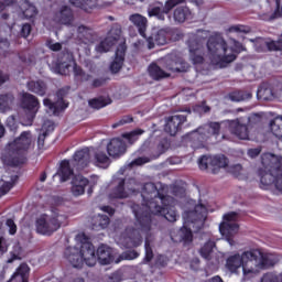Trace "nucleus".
I'll use <instances>...</instances> for the list:
<instances>
[{
	"mask_svg": "<svg viewBox=\"0 0 282 282\" xmlns=\"http://www.w3.org/2000/svg\"><path fill=\"white\" fill-rule=\"evenodd\" d=\"M144 204L140 208L132 206V212L137 219L135 228H128L119 238L118 243L123 248H138L142 243V232L151 230V215H161L167 221H177L175 212V199L171 196H162L155 184L147 183L141 192Z\"/></svg>",
	"mask_w": 282,
	"mask_h": 282,
	"instance_id": "obj_1",
	"label": "nucleus"
},
{
	"mask_svg": "<svg viewBox=\"0 0 282 282\" xmlns=\"http://www.w3.org/2000/svg\"><path fill=\"white\" fill-rule=\"evenodd\" d=\"M208 209L203 204H198L191 199L186 203L183 213V228L178 231V238L171 235L172 241H183L184 246H188L193 242V230H202L204 228V221H206V215ZM193 230H192V229Z\"/></svg>",
	"mask_w": 282,
	"mask_h": 282,
	"instance_id": "obj_2",
	"label": "nucleus"
},
{
	"mask_svg": "<svg viewBox=\"0 0 282 282\" xmlns=\"http://www.w3.org/2000/svg\"><path fill=\"white\" fill-rule=\"evenodd\" d=\"M249 118H239L236 120H227L219 122H209L199 127L193 132V138H197L198 142H207L210 138L219 140V130L228 129L229 132L239 140H248L250 132L248 131Z\"/></svg>",
	"mask_w": 282,
	"mask_h": 282,
	"instance_id": "obj_3",
	"label": "nucleus"
},
{
	"mask_svg": "<svg viewBox=\"0 0 282 282\" xmlns=\"http://www.w3.org/2000/svg\"><path fill=\"white\" fill-rule=\"evenodd\" d=\"M208 56L213 65L226 67L237 61L241 44L235 40L226 42L224 37L210 36L207 42Z\"/></svg>",
	"mask_w": 282,
	"mask_h": 282,
	"instance_id": "obj_4",
	"label": "nucleus"
},
{
	"mask_svg": "<svg viewBox=\"0 0 282 282\" xmlns=\"http://www.w3.org/2000/svg\"><path fill=\"white\" fill-rule=\"evenodd\" d=\"M77 245L75 247L66 248L64 257L73 268H83L88 265L94 268L96 265V249L94 245L89 242L85 234H78L76 236Z\"/></svg>",
	"mask_w": 282,
	"mask_h": 282,
	"instance_id": "obj_5",
	"label": "nucleus"
},
{
	"mask_svg": "<svg viewBox=\"0 0 282 282\" xmlns=\"http://www.w3.org/2000/svg\"><path fill=\"white\" fill-rule=\"evenodd\" d=\"M34 149L32 132L24 131L20 137L9 142L2 153V162L8 166H19L25 162V155Z\"/></svg>",
	"mask_w": 282,
	"mask_h": 282,
	"instance_id": "obj_6",
	"label": "nucleus"
},
{
	"mask_svg": "<svg viewBox=\"0 0 282 282\" xmlns=\"http://www.w3.org/2000/svg\"><path fill=\"white\" fill-rule=\"evenodd\" d=\"M121 32L122 31H120L119 28L111 29L107 37L95 47L98 54H105L106 52H109L118 41H120L115 58L110 64V72L112 74H118V72L122 69V65H124V53L127 52V46L124 45V41L120 40Z\"/></svg>",
	"mask_w": 282,
	"mask_h": 282,
	"instance_id": "obj_7",
	"label": "nucleus"
},
{
	"mask_svg": "<svg viewBox=\"0 0 282 282\" xmlns=\"http://www.w3.org/2000/svg\"><path fill=\"white\" fill-rule=\"evenodd\" d=\"M186 69H188V64L182 57L172 53L160 59L159 64H151L148 73L153 80H162V78H169L171 72H186Z\"/></svg>",
	"mask_w": 282,
	"mask_h": 282,
	"instance_id": "obj_8",
	"label": "nucleus"
},
{
	"mask_svg": "<svg viewBox=\"0 0 282 282\" xmlns=\"http://www.w3.org/2000/svg\"><path fill=\"white\" fill-rule=\"evenodd\" d=\"M276 261L272 256H263L259 250H250L243 252L242 261V274L243 276H253V274H259L261 270L265 268H271Z\"/></svg>",
	"mask_w": 282,
	"mask_h": 282,
	"instance_id": "obj_9",
	"label": "nucleus"
},
{
	"mask_svg": "<svg viewBox=\"0 0 282 282\" xmlns=\"http://www.w3.org/2000/svg\"><path fill=\"white\" fill-rule=\"evenodd\" d=\"M91 152L88 148H84L75 152L73 160L69 162L67 160L62 161L61 167L57 175L61 177V182H67L72 175H74V170L72 166H76L77 171H83L89 166Z\"/></svg>",
	"mask_w": 282,
	"mask_h": 282,
	"instance_id": "obj_10",
	"label": "nucleus"
},
{
	"mask_svg": "<svg viewBox=\"0 0 282 282\" xmlns=\"http://www.w3.org/2000/svg\"><path fill=\"white\" fill-rule=\"evenodd\" d=\"M65 221H67V215L61 214L57 209L52 210L51 214H42L35 220L36 232L54 235Z\"/></svg>",
	"mask_w": 282,
	"mask_h": 282,
	"instance_id": "obj_11",
	"label": "nucleus"
},
{
	"mask_svg": "<svg viewBox=\"0 0 282 282\" xmlns=\"http://www.w3.org/2000/svg\"><path fill=\"white\" fill-rule=\"evenodd\" d=\"M208 37V32L198 31L196 36H193L188 41L189 58L194 65H200L204 63V56H202V46L204 45V39Z\"/></svg>",
	"mask_w": 282,
	"mask_h": 282,
	"instance_id": "obj_12",
	"label": "nucleus"
},
{
	"mask_svg": "<svg viewBox=\"0 0 282 282\" xmlns=\"http://www.w3.org/2000/svg\"><path fill=\"white\" fill-rule=\"evenodd\" d=\"M198 166L200 171H210V173L217 175L220 169L228 166V159L225 155H203L198 160Z\"/></svg>",
	"mask_w": 282,
	"mask_h": 282,
	"instance_id": "obj_13",
	"label": "nucleus"
},
{
	"mask_svg": "<svg viewBox=\"0 0 282 282\" xmlns=\"http://www.w3.org/2000/svg\"><path fill=\"white\" fill-rule=\"evenodd\" d=\"M236 220H237V213L231 212L224 216V220L219 225L220 235L225 237L229 246H235V241L230 237H235V235H237V232L239 231V225L235 223Z\"/></svg>",
	"mask_w": 282,
	"mask_h": 282,
	"instance_id": "obj_14",
	"label": "nucleus"
},
{
	"mask_svg": "<svg viewBox=\"0 0 282 282\" xmlns=\"http://www.w3.org/2000/svg\"><path fill=\"white\" fill-rule=\"evenodd\" d=\"M22 107L28 111L26 121H23V124L24 127H32V122H34V118H36V113H39L41 107L39 98L32 94L23 93Z\"/></svg>",
	"mask_w": 282,
	"mask_h": 282,
	"instance_id": "obj_15",
	"label": "nucleus"
},
{
	"mask_svg": "<svg viewBox=\"0 0 282 282\" xmlns=\"http://www.w3.org/2000/svg\"><path fill=\"white\" fill-rule=\"evenodd\" d=\"M69 69L74 70L75 76H83V69L76 65L74 57L67 53L64 54L62 61L58 62L56 72L57 74H62V76H67V74H69Z\"/></svg>",
	"mask_w": 282,
	"mask_h": 282,
	"instance_id": "obj_16",
	"label": "nucleus"
},
{
	"mask_svg": "<svg viewBox=\"0 0 282 282\" xmlns=\"http://www.w3.org/2000/svg\"><path fill=\"white\" fill-rule=\"evenodd\" d=\"M259 169L282 173V158L273 153H263L261 155V167Z\"/></svg>",
	"mask_w": 282,
	"mask_h": 282,
	"instance_id": "obj_17",
	"label": "nucleus"
},
{
	"mask_svg": "<svg viewBox=\"0 0 282 282\" xmlns=\"http://www.w3.org/2000/svg\"><path fill=\"white\" fill-rule=\"evenodd\" d=\"M184 1L185 0H167L164 7H152L148 11L149 17H156L159 21H164L165 14H169L175 6H180V3H184Z\"/></svg>",
	"mask_w": 282,
	"mask_h": 282,
	"instance_id": "obj_18",
	"label": "nucleus"
},
{
	"mask_svg": "<svg viewBox=\"0 0 282 282\" xmlns=\"http://www.w3.org/2000/svg\"><path fill=\"white\" fill-rule=\"evenodd\" d=\"M107 152L110 158H121L127 153V144L121 139H112L107 145Z\"/></svg>",
	"mask_w": 282,
	"mask_h": 282,
	"instance_id": "obj_19",
	"label": "nucleus"
},
{
	"mask_svg": "<svg viewBox=\"0 0 282 282\" xmlns=\"http://www.w3.org/2000/svg\"><path fill=\"white\" fill-rule=\"evenodd\" d=\"M169 41V29H160L152 36L147 39L149 50H153L155 45H166Z\"/></svg>",
	"mask_w": 282,
	"mask_h": 282,
	"instance_id": "obj_20",
	"label": "nucleus"
},
{
	"mask_svg": "<svg viewBox=\"0 0 282 282\" xmlns=\"http://www.w3.org/2000/svg\"><path fill=\"white\" fill-rule=\"evenodd\" d=\"M89 185V180L87 177L78 174L75 175L72 180V194L74 197H80L85 195V188Z\"/></svg>",
	"mask_w": 282,
	"mask_h": 282,
	"instance_id": "obj_21",
	"label": "nucleus"
},
{
	"mask_svg": "<svg viewBox=\"0 0 282 282\" xmlns=\"http://www.w3.org/2000/svg\"><path fill=\"white\" fill-rule=\"evenodd\" d=\"M184 122H186V116L184 115L172 116L165 124L166 133H170V135H175L177 131H180V127H182Z\"/></svg>",
	"mask_w": 282,
	"mask_h": 282,
	"instance_id": "obj_22",
	"label": "nucleus"
},
{
	"mask_svg": "<svg viewBox=\"0 0 282 282\" xmlns=\"http://www.w3.org/2000/svg\"><path fill=\"white\" fill-rule=\"evenodd\" d=\"M43 105L46 109V113H48V116H56L57 113H61V111H63V109H67V104H65V100L59 99L56 102H52V100L45 98L43 100Z\"/></svg>",
	"mask_w": 282,
	"mask_h": 282,
	"instance_id": "obj_23",
	"label": "nucleus"
},
{
	"mask_svg": "<svg viewBox=\"0 0 282 282\" xmlns=\"http://www.w3.org/2000/svg\"><path fill=\"white\" fill-rule=\"evenodd\" d=\"M30 279V267L26 263L20 264L8 282H28Z\"/></svg>",
	"mask_w": 282,
	"mask_h": 282,
	"instance_id": "obj_24",
	"label": "nucleus"
},
{
	"mask_svg": "<svg viewBox=\"0 0 282 282\" xmlns=\"http://www.w3.org/2000/svg\"><path fill=\"white\" fill-rule=\"evenodd\" d=\"M56 23H62L63 25H69L74 21V13L68 7H63L59 12L54 17Z\"/></svg>",
	"mask_w": 282,
	"mask_h": 282,
	"instance_id": "obj_25",
	"label": "nucleus"
},
{
	"mask_svg": "<svg viewBox=\"0 0 282 282\" xmlns=\"http://www.w3.org/2000/svg\"><path fill=\"white\" fill-rule=\"evenodd\" d=\"M97 257L101 265H109L113 261L112 250L108 246L101 245L97 249Z\"/></svg>",
	"mask_w": 282,
	"mask_h": 282,
	"instance_id": "obj_26",
	"label": "nucleus"
},
{
	"mask_svg": "<svg viewBox=\"0 0 282 282\" xmlns=\"http://www.w3.org/2000/svg\"><path fill=\"white\" fill-rule=\"evenodd\" d=\"M226 268L229 272H237L239 268H243V252L241 254L235 253L227 258Z\"/></svg>",
	"mask_w": 282,
	"mask_h": 282,
	"instance_id": "obj_27",
	"label": "nucleus"
},
{
	"mask_svg": "<svg viewBox=\"0 0 282 282\" xmlns=\"http://www.w3.org/2000/svg\"><path fill=\"white\" fill-rule=\"evenodd\" d=\"M29 91L36 94L37 96H45L47 93V85L43 80H32L26 84Z\"/></svg>",
	"mask_w": 282,
	"mask_h": 282,
	"instance_id": "obj_28",
	"label": "nucleus"
},
{
	"mask_svg": "<svg viewBox=\"0 0 282 282\" xmlns=\"http://www.w3.org/2000/svg\"><path fill=\"white\" fill-rule=\"evenodd\" d=\"M130 21L131 23H133V25H135V28H138L139 30V34H141V36L147 37V18L142 17L141 14H132L130 15Z\"/></svg>",
	"mask_w": 282,
	"mask_h": 282,
	"instance_id": "obj_29",
	"label": "nucleus"
},
{
	"mask_svg": "<svg viewBox=\"0 0 282 282\" xmlns=\"http://www.w3.org/2000/svg\"><path fill=\"white\" fill-rule=\"evenodd\" d=\"M131 193H133V189H129V192L124 191V181L120 178L118 186L112 191L110 197L112 199H124V197H128Z\"/></svg>",
	"mask_w": 282,
	"mask_h": 282,
	"instance_id": "obj_30",
	"label": "nucleus"
},
{
	"mask_svg": "<svg viewBox=\"0 0 282 282\" xmlns=\"http://www.w3.org/2000/svg\"><path fill=\"white\" fill-rule=\"evenodd\" d=\"M269 129L274 138L282 140V116H278L271 120L269 123Z\"/></svg>",
	"mask_w": 282,
	"mask_h": 282,
	"instance_id": "obj_31",
	"label": "nucleus"
},
{
	"mask_svg": "<svg viewBox=\"0 0 282 282\" xmlns=\"http://www.w3.org/2000/svg\"><path fill=\"white\" fill-rule=\"evenodd\" d=\"M94 164L99 166V169H108L109 164H111V159H109L107 153L98 150L95 152Z\"/></svg>",
	"mask_w": 282,
	"mask_h": 282,
	"instance_id": "obj_32",
	"label": "nucleus"
},
{
	"mask_svg": "<svg viewBox=\"0 0 282 282\" xmlns=\"http://www.w3.org/2000/svg\"><path fill=\"white\" fill-rule=\"evenodd\" d=\"M69 3L75 6V8H80L82 10H85V12H89V10H93V8L98 6V0H69Z\"/></svg>",
	"mask_w": 282,
	"mask_h": 282,
	"instance_id": "obj_33",
	"label": "nucleus"
},
{
	"mask_svg": "<svg viewBox=\"0 0 282 282\" xmlns=\"http://www.w3.org/2000/svg\"><path fill=\"white\" fill-rule=\"evenodd\" d=\"M109 226V216L97 215L93 218V230H105Z\"/></svg>",
	"mask_w": 282,
	"mask_h": 282,
	"instance_id": "obj_34",
	"label": "nucleus"
},
{
	"mask_svg": "<svg viewBox=\"0 0 282 282\" xmlns=\"http://www.w3.org/2000/svg\"><path fill=\"white\" fill-rule=\"evenodd\" d=\"M173 17L176 23H184L191 17V9L188 7H178L174 10Z\"/></svg>",
	"mask_w": 282,
	"mask_h": 282,
	"instance_id": "obj_35",
	"label": "nucleus"
},
{
	"mask_svg": "<svg viewBox=\"0 0 282 282\" xmlns=\"http://www.w3.org/2000/svg\"><path fill=\"white\" fill-rule=\"evenodd\" d=\"M12 105H14V96L0 95V112L1 113H6V111H10V109H12Z\"/></svg>",
	"mask_w": 282,
	"mask_h": 282,
	"instance_id": "obj_36",
	"label": "nucleus"
},
{
	"mask_svg": "<svg viewBox=\"0 0 282 282\" xmlns=\"http://www.w3.org/2000/svg\"><path fill=\"white\" fill-rule=\"evenodd\" d=\"M257 96L261 100H272V98H274V91H272V88H270L268 84H262L258 88Z\"/></svg>",
	"mask_w": 282,
	"mask_h": 282,
	"instance_id": "obj_37",
	"label": "nucleus"
},
{
	"mask_svg": "<svg viewBox=\"0 0 282 282\" xmlns=\"http://www.w3.org/2000/svg\"><path fill=\"white\" fill-rule=\"evenodd\" d=\"M250 98H252V93L250 91L237 90L229 94V99H231L232 102H243L250 100Z\"/></svg>",
	"mask_w": 282,
	"mask_h": 282,
	"instance_id": "obj_38",
	"label": "nucleus"
},
{
	"mask_svg": "<svg viewBox=\"0 0 282 282\" xmlns=\"http://www.w3.org/2000/svg\"><path fill=\"white\" fill-rule=\"evenodd\" d=\"M107 105H111V98L109 97H98L89 100V106L93 109H102Z\"/></svg>",
	"mask_w": 282,
	"mask_h": 282,
	"instance_id": "obj_39",
	"label": "nucleus"
},
{
	"mask_svg": "<svg viewBox=\"0 0 282 282\" xmlns=\"http://www.w3.org/2000/svg\"><path fill=\"white\" fill-rule=\"evenodd\" d=\"M22 14L24 19H34L37 14L36 7H34V4H30V2H24L22 4Z\"/></svg>",
	"mask_w": 282,
	"mask_h": 282,
	"instance_id": "obj_40",
	"label": "nucleus"
},
{
	"mask_svg": "<svg viewBox=\"0 0 282 282\" xmlns=\"http://www.w3.org/2000/svg\"><path fill=\"white\" fill-rule=\"evenodd\" d=\"M140 257V253L135 250L126 251L119 256L117 260H115V263H120V261H133V259H138Z\"/></svg>",
	"mask_w": 282,
	"mask_h": 282,
	"instance_id": "obj_41",
	"label": "nucleus"
},
{
	"mask_svg": "<svg viewBox=\"0 0 282 282\" xmlns=\"http://www.w3.org/2000/svg\"><path fill=\"white\" fill-rule=\"evenodd\" d=\"M142 133H144V130L137 129L132 132L122 134V138H124L129 144H133V142H138L140 135H142Z\"/></svg>",
	"mask_w": 282,
	"mask_h": 282,
	"instance_id": "obj_42",
	"label": "nucleus"
},
{
	"mask_svg": "<svg viewBox=\"0 0 282 282\" xmlns=\"http://www.w3.org/2000/svg\"><path fill=\"white\" fill-rule=\"evenodd\" d=\"M215 249V242L214 241H208L207 243L204 245L203 248H200V256L203 259H210V256L213 254V250Z\"/></svg>",
	"mask_w": 282,
	"mask_h": 282,
	"instance_id": "obj_43",
	"label": "nucleus"
},
{
	"mask_svg": "<svg viewBox=\"0 0 282 282\" xmlns=\"http://www.w3.org/2000/svg\"><path fill=\"white\" fill-rule=\"evenodd\" d=\"M17 259H23V249L21 248V245H15L13 247L11 259L8 260V263H12V261H17Z\"/></svg>",
	"mask_w": 282,
	"mask_h": 282,
	"instance_id": "obj_44",
	"label": "nucleus"
},
{
	"mask_svg": "<svg viewBox=\"0 0 282 282\" xmlns=\"http://www.w3.org/2000/svg\"><path fill=\"white\" fill-rule=\"evenodd\" d=\"M131 122H133V117H131V116H124V117H122L119 121H117V122H115V123L112 124V129H118V127H122V126L129 124V123H131Z\"/></svg>",
	"mask_w": 282,
	"mask_h": 282,
	"instance_id": "obj_45",
	"label": "nucleus"
},
{
	"mask_svg": "<svg viewBox=\"0 0 282 282\" xmlns=\"http://www.w3.org/2000/svg\"><path fill=\"white\" fill-rule=\"evenodd\" d=\"M264 45L268 47V50L270 52H279V50H281L279 40L278 41H272V40L264 41Z\"/></svg>",
	"mask_w": 282,
	"mask_h": 282,
	"instance_id": "obj_46",
	"label": "nucleus"
},
{
	"mask_svg": "<svg viewBox=\"0 0 282 282\" xmlns=\"http://www.w3.org/2000/svg\"><path fill=\"white\" fill-rule=\"evenodd\" d=\"M12 186V182L0 181V195H6Z\"/></svg>",
	"mask_w": 282,
	"mask_h": 282,
	"instance_id": "obj_47",
	"label": "nucleus"
},
{
	"mask_svg": "<svg viewBox=\"0 0 282 282\" xmlns=\"http://www.w3.org/2000/svg\"><path fill=\"white\" fill-rule=\"evenodd\" d=\"M10 247V243L6 238L0 236V257H3L6 252H8V248Z\"/></svg>",
	"mask_w": 282,
	"mask_h": 282,
	"instance_id": "obj_48",
	"label": "nucleus"
},
{
	"mask_svg": "<svg viewBox=\"0 0 282 282\" xmlns=\"http://www.w3.org/2000/svg\"><path fill=\"white\" fill-rule=\"evenodd\" d=\"M158 154L154 155L153 158H160V155H162V153L166 152L169 150V141H162L159 145H158Z\"/></svg>",
	"mask_w": 282,
	"mask_h": 282,
	"instance_id": "obj_49",
	"label": "nucleus"
},
{
	"mask_svg": "<svg viewBox=\"0 0 282 282\" xmlns=\"http://www.w3.org/2000/svg\"><path fill=\"white\" fill-rule=\"evenodd\" d=\"M158 154L154 155L153 158H160V155H162V153L166 152L169 150V141H162L159 145H158Z\"/></svg>",
	"mask_w": 282,
	"mask_h": 282,
	"instance_id": "obj_50",
	"label": "nucleus"
},
{
	"mask_svg": "<svg viewBox=\"0 0 282 282\" xmlns=\"http://www.w3.org/2000/svg\"><path fill=\"white\" fill-rule=\"evenodd\" d=\"M42 131L43 133H46V135L47 133H52V131H54V122L50 120L45 121L42 126Z\"/></svg>",
	"mask_w": 282,
	"mask_h": 282,
	"instance_id": "obj_51",
	"label": "nucleus"
},
{
	"mask_svg": "<svg viewBox=\"0 0 282 282\" xmlns=\"http://www.w3.org/2000/svg\"><path fill=\"white\" fill-rule=\"evenodd\" d=\"M261 282H279V276L274 273H265L262 276Z\"/></svg>",
	"mask_w": 282,
	"mask_h": 282,
	"instance_id": "obj_52",
	"label": "nucleus"
},
{
	"mask_svg": "<svg viewBox=\"0 0 282 282\" xmlns=\"http://www.w3.org/2000/svg\"><path fill=\"white\" fill-rule=\"evenodd\" d=\"M151 259H153V249H151L149 240H145V261H151Z\"/></svg>",
	"mask_w": 282,
	"mask_h": 282,
	"instance_id": "obj_53",
	"label": "nucleus"
},
{
	"mask_svg": "<svg viewBox=\"0 0 282 282\" xmlns=\"http://www.w3.org/2000/svg\"><path fill=\"white\" fill-rule=\"evenodd\" d=\"M148 162H150L149 158H139L132 161L130 166H142V164H147Z\"/></svg>",
	"mask_w": 282,
	"mask_h": 282,
	"instance_id": "obj_54",
	"label": "nucleus"
},
{
	"mask_svg": "<svg viewBox=\"0 0 282 282\" xmlns=\"http://www.w3.org/2000/svg\"><path fill=\"white\" fill-rule=\"evenodd\" d=\"M7 127L11 130V131H17V120L14 119V117H9L7 119Z\"/></svg>",
	"mask_w": 282,
	"mask_h": 282,
	"instance_id": "obj_55",
	"label": "nucleus"
},
{
	"mask_svg": "<svg viewBox=\"0 0 282 282\" xmlns=\"http://www.w3.org/2000/svg\"><path fill=\"white\" fill-rule=\"evenodd\" d=\"M6 224L9 228V234L17 235V224H14V220L8 219Z\"/></svg>",
	"mask_w": 282,
	"mask_h": 282,
	"instance_id": "obj_56",
	"label": "nucleus"
},
{
	"mask_svg": "<svg viewBox=\"0 0 282 282\" xmlns=\"http://www.w3.org/2000/svg\"><path fill=\"white\" fill-rule=\"evenodd\" d=\"M32 32V26L30 24H23L21 29V35L25 37L30 36Z\"/></svg>",
	"mask_w": 282,
	"mask_h": 282,
	"instance_id": "obj_57",
	"label": "nucleus"
},
{
	"mask_svg": "<svg viewBox=\"0 0 282 282\" xmlns=\"http://www.w3.org/2000/svg\"><path fill=\"white\" fill-rule=\"evenodd\" d=\"M169 263V258H166V256H159L156 258V265H161L162 268H164V265H166Z\"/></svg>",
	"mask_w": 282,
	"mask_h": 282,
	"instance_id": "obj_58",
	"label": "nucleus"
},
{
	"mask_svg": "<svg viewBox=\"0 0 282 282\" xmlns=\"http://www.w3.org/2000/svg\"><path fill=\"white\" fill-rule=\"evenodd\" d=\"M45 138H47V133H42L39 135L37 138V147L39 149H43L44 144H45Z\"/></svg>",
	"mask_w": 282,
	"mask_h": 282,
	"instance_id": "obj_59",
	"label": "nucleus"
},
{
	"mask_svg": "<svg viewBox=\"0 0 282 282\" xmlns=\"http://www.w3.org/2000/svg\"><path fill=\"white\" fill-rule=\"evenodd\" d=\"M241 171H243V167L241 166V164H237L231 167V173L235 174L236 177H239V175L241 174Z\"/></svg>",
	"mask_w": 282,
	"mask_h": 282,
	"instance_id": "obj_60",
	"label": "nucleus"
},
{
	"mask_svg": "<svg viewBox=\"0 0 282 282\" xmlns=\"http://www.w3.org/2000/svg\"><path fill=\"white\" fill-rule=\"evenodd\" d=\"M228 32H248V30L241 25H234L228 29Z\"/></svg>",
	"mask_w": 282,
	"mask_h": 282,
	"instance_id": "obj_61",
	"label": "nucleus"
},
{
	"mask_svg": "<svg viewBox=\"0 0 282 282\" xmlns=\"http://www.w3.org/2000/svg\"><path fill=\"white\" fill-rule=\"evenodd\" d=\"M247 153H248L249 158H257V155H259L261 153V149H259V148L249 149Z\"/></svg>",
	"mask_w": 282,
	"mask_h": 282,
	"instance_id": "obj_62",
	"label": "nucleus"
},
{
	"mask_svg": "<svg viewBox=\"0 0 282 282\" xmlns=\"http://www.w3.org/2000/svg\"><path fill=\"white\" fill-rule=\"evenodd\" d=\"M48 47H50V50H52L53 52H58V51H61L62 45H61V43H52V42H50V43H48Z\"/></svg>",
	"mask_w": 282,
	"mask_h": 282,
	"instance_id": "obj_63",
	"label": "nucleus"
},
{
	"mask_svg": "<svg viewBox=\"0 0 282 282\" xmlns=\"http://www.w3.org/2000/svg\"><path fill=\"white\" fill-rule=\"evenodd\" d=\"M10 47V42L7 39L0 40V50H8Z\"/></svg>",
	"mask_w": 282,
	"mask_h": 282,
	"instance_id": "obj_64",
	"label": "nucleus"
}]
</instances>
